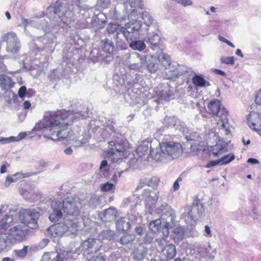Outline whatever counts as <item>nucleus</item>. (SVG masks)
<instances>
[{"label":"nucleus","instance_id":"nucleus-44","mask_svg":"<svg viewBox=\"0 0 261 261\" xmlns=\"http://www.w3.org/2000/svg\"><path fill=\"white\" fill-rule=\"evenodd\" d=\"M141 17L144 24L147 27L150 26L154 20L151 14L146 11L142 13Z\"/></svg>","mask_w":261,"mask_h":261},{"label":"nucleus","instance_id":"nucleus-46","mask_svg":"<svg viewBox=\"0 0 261 261\" xmlns=\"http://www.w3.org/2000/svg\"><path fill=\"white\" fill-rule=\"evenodd\" d=\"M220 122H218V124H220L221 126V130L222 132H224L225 135H228L230 133V130L229 129L228 124V119L227 117H226V121L224 122L223 120H220Z\"/></svg>","mask_w":261,"mask_h":261},{"label":"nucleus","instance_id":"nucleus-29","mask_svg":"<svg viewBox=\"0 0 261 261\" xmlns=\"http://www.w3.org/2000/svg\"><path fill=\"white\" fill-rule=\"evenodd\" d=\"M227 150V145L226 142L222 141L217 143L214 146H211L210 151L213 154L217 156L223 152Z\"/></svg>","mask_w":261,"mask_h":261},{"label":"nucleus","instance_id":"nucleus-35","mask_svg":"<svg viewBox=\"0 0 261 261\" xmlns=\"http://www.w3.org/2000/svg\"><path fill=\"white\" fill-rule=\"evenodd\" d=\"M160 39V37L156 33H148L147 36V43L155 47L159 44Z\"/></svg>","mask_w":261,"mask_h":261},{"label":"nucleus","instance_id":"nucleus-18","mask_svg":"<svg viewBox=\"0 0 261 261\" xmlns=\"http://www.w3.org/2000/svg\"><path fill=\"white\" fill-rule=\"evenodd\" d=\"M126 62L130 69L137 71L142 68L145 64L144 56L137 53H132L129 56Z\"/></svg>","mask_w":261,"mask_h":261},{"label":"nucleus","instance_id":"nucleus-22","mask_svg":"<svg viewBox=\"0 0 261 261\" xmlns=\"http://www.w3.org/2000/svg\"><path fill=\"white\" fill-rule=\"evenodd\" d=\"M144 58L148 70L151 73L155 72L159 68L158 59L150 55H144Z\"/></svg>","mask_w":261,"mask_h":261},{"label":"nucleus","instance_id":"nucleus-7","mask_svg":"<svg viewBox=\"0 0 261 261\" xmlns=\"http://www.w3.org/2000/svg\"><path fill=\"white\" fill-rule=\"evenodd\" d=\"M114 44L109 39L102 41V48L93 49L91 53V59L94 62H102L108 63L113 59Z\"/></svg>","mask_w":261,"mask_h":261},{"label":"nucleus","instance_id":"nucleus-11","mask_svg":"<svg viewBox=\"0 0 261 261\" xmlns=\"http://www.w3.org/2000/svg\"><path fill=\"white\" fill-rule=\"evenodd\" d=\"M29 230L27 226L18 224L14 225L9 229L7 235L9 237V241L15 242H23L27 239Z\"/></svg>","mask_w":261,"mask_h":261},{"label":"nucleus","instance_id":"nucleus-4","mask_svg":"<svg viewBox=\"0 0 261 261\" xmlns=\"http://www.w3.org/2000/svg\"><path fill=\"white\" fill-rule=\"evenodd\" d=\"M113 121H109L104 124V130L102 136L104 138H108L110 135L114 133L115 139L114 140L109 142V146L107 150V155L111 158L113 161L117 162L119 160L125 158L127 156V151L125 147L126 143L123 140L122 135L119 133H116L115 127L113 124Z\"/></svg>","mask_w":261,"mask_h":261},{"label":"nucleus","instance_id":"nucleus-42","mask_svg":"<svg viewBox=\"0 0 261 261\" xmlns=\"http://www.w3.org/2000/svg\"><path fill=\"white\" fill-rule=\"evenodd\" d=\"M149 227L153 232L156 233L160 231L162 228L161 220L156 219L151 221L149 223Z\"/></svg>","mask_w":261,"mask_h":261},{"label":"nucleus","instance_id":"nucleus-56","mask_svg":"<svg viewBox=\"0 0 261 261\" xmlns=\"http://www.w3.org/2000/svg\"><path fill=\"white\" fill-rule=\"evenodd\" d=\"M220 61L222 63L233 65L234 64V58L233 57H225L222 56L220 58Z\"/></svg>","mask_w":261,"mask_h":261},{"label":"nucleus","instance_id":"nucleus-47","mask_svg":"<svg viewBox=\"0 0 261 261\" xmlns=\"http://www.w3.org/2000/svg\"><path fill=\"white\" fill-rule=\"evenodd\" d=\"M257 116L258 117V119L256 122H251L248 119H247L248 125L249 126V127L251 129H253L256 131L259 130V129H261V124L260 123V120L259 118V115L257 114Z\"/></svg>","mask_w":261,"mask_h":261},{"label":"nucleus","instance_id":"nucleus-24","mask_svg":"<svg viewBox=\"0 0 261 261\" xmlns=\"http://www.w3.org/2000/svg\"><path fill=\"white\" fill-rule=\"evenodd\" d=\"M141 28V27H140L138 31V34L137 37L132 39V40L129 39V40H125V42L127 41V43H129V46L133 50H138L140 51H143L146 48V44H145L144 41L137 40L139 37Z\"/></svg>","mask_w":261,"mask_h":261},{"label":"nucleus","instance_id":"nucleus-43","mask_svg":"<svg viewBox=\"0 0 261 261\" xmlns=\"http://www.w3.org/2000/svg\"><path fill=\"white\" fill-rule=\"evenodd\" d=\"M135 239V236L134 234H125L120 238L119 242L122 245H126L132 242Z\"/></svg>","mask_w":261,"mask_h":261},{"label":"nucleus","instance_id":"nucleus-31","mask_svg":"<svg viewBox=\"0 0 261 261\" xmlns=\"http://www.w3.org/2000/svg\"><path fill=\"white\" fill-rule=\"evenodd\" d=\"M12 79L5 74H0V87L4 90H9L13 87Z\"/></svg>","mask_w":261,"mask_h":261},{"label":"nucleus","instance_id":"nucleus-15","mask_svg":"<svg viewBox=\"0 0 261 261\" xmlns=\"http://www.w3.org/2000/svg\"><path fill=\"white\" fill-rule=\"evenodd\" d=\"M208 111L213 115L218 116L220 120L226 121V117L228 116V112L221 106L218 99L211 100L207 105Z\"/></svg>","mask_w":261,"mask_h":261},{"label":"nucleus","instance_id":"nucleus-19","mask_svg":"<svg viewBox=\"0 0 261 261\" xmlns=\"http://www.w3.org/2000/svg\"><path fill=\"white\" fill-rule=\"evenodd\" d=\"M160 86L163 89L162 90L158 89L155 91L156 95L160 99L169 101L173 98V88L168 83H162Z\"/></svg>","mask_w":261,"mask_h":261},{"label":"nucleus","instance_id":"nucleus-40","mask_svg":"<svg viewBox=\"0 0 261 261\" xmlns=\"http://www.w3.org/2000/svg\"><path fill=\"white\" fill-rule=\"evenodd\" d=\"M115 232L114 231L111 230H106L101 231L98 235V239L99 240H112L114 239Z\"/></svg>","mask_w":261,"mask_h":261},{"label":"nucleus","instance_id":"nucleus-17","mask_svg":"<svg viewBox=\"0 0 261 261\" xmlns=\"http://www.w3.org/2000/svg\"><path fill=\"white\" fill-rule=\"evenodd\" d=\"M67 1V7L70 10V11L73 13V17L71 22V23L67 24V26L64 27V28H61L60 30L57 29L58 31V33H61L63 32V31L66 29H67L68 27H71V26H74L75 23L74 22V15L73 12L72 11L71 9V6H70L69 2L68 0ZM97 19H98V17L97 16H95L93 17L92 19H90V22H89L88 20H87L86 19H80L76 23L75 27L79 29H84V28H90L91 25V23H94V21H96ZM57 29H58L57 28Z\"/></svg>","mask_w":261,"mask_h":261},{"label":"nucleus","instance_id":"nucleus-61","mask_svg":"<svg viewBox=\"0 0 261 261\" xmlns=\"http://www.w3.org/2000/svg\"><path fill=\"white\" fill-rule=\"evenodd\" d=\"M174 213L173 212V210L171 208H168L167 210H166V211L162 213L161 214V219L163 221H164V218H168L169 216V214H174Z\"/></svg>","mask_w":261,"mask_h":261},{"label":"nucleus","instance_id":"nucleus-13","mask_svg":"<svg viewBox=\"0 0 261 261\" xmlns=\"http://www.w3.org/2000/svg\"><path fill=\"white\" fill-rule=\"evenodd\" d=\"M3 41L7 42L6 50L8 53L15 55L20 49V42L14 32H10L5 34L3 37Z\"/></svg>","mask_w":261,"mask_h":261},{"label":"nucleus","instance_id":"nucleus-26","mask_svg":"<svg viewBox=\"0 0 261 261\" xmlns=\"http://www.w3.org/2000/svg\"><path fill=\"white\" fill-rule=\"evenodd\" d=\"M175 215V214H169L168 218H164V227L162 228V233L165 237H168L169 234V230L174 226Z\"/></svg>","mask_w":261,"mask_h":261},{"label":"nucleus","instance_id":"nucleus-5","mask_svg":"<svg viewBox=\"0 0 261 261\" xmlns=\"http://www.w3.org/2000/svg\"><path fill=\"white\" fill-rule=\"evenodd\" d=\"M182 152L180 144L174 142H165L159 143V147L150 149V155L157 162L167 163L177 158Z\"/></svg>","mask_w":261,"mask_h":261},{"label":"nucleus","instance_id":"nucleus-10","mask_svg":"<svg viewBox=\"0 0 261 261\" xmlns=\"http://www.w3.org/2000/svg\"><path fill=\"white\" fill-rule=\"evenodd\" d=\"M204 206L202 203H194L191 207L188 209V212L183 214V217L187 224L193 225L199 218L204 216Z\"/></svg>","mask_w":261,"mask_h":261},{"label":"nucleus","instance_id":"nucleus-58","mask_svg":"<svg viewBox=\"0 0 261 261\" xmlns=\"http://www.w3.org/2000/svg\"><path fill=\"white\" fill-rule=\"evenodd\" d=\"M114 186L113 184L107 182L101 185V189L103 192L109 191L113 189Z\"/></svg>","mask_w":261,"mask_h":261},{"label":"nucleus","instance_id":"nucleus-45","mask_svg":"<svg viewBox=\"0 0 261 261\" xmlns=\"http://www.w3.org/2000/svg\"><path fill=\"white\" fill-rule=\"evenodd\" d=\"M234 159V155L233 153L225 155L219 159L220 165L227 164Z\"/></svg>","mask_w":261,"mask_h":261},{"label":"nucleus","instance_id":"nucleus-16","mask_svg":"<svg viewBox=\"0 0 261 261\" xmlns=\"http://www.w3.org/2000/svg\"><path fill=\"white\" fill-rule=\"evenodd\" d=\"M74 65L70 62L67 63L66 61H64L62 65V71L61 72V75H59V73H60L59 69H56L50 74V78L55 81L59 80L61 77L68 79L69 77L70 74L74 72Z\"/></svg>","mask_w":261,"mask_h":261},{"label":"nucleus","instance_id":"nucleus-34","mask_svg":"<svg viewBox=\"0 0 261 261\" xmlns=\"http://www.w3.org/2000/svg\"><path fill=\"white\" fill-rule=\"evenodd\" d=\"M41 261H63V257L57 252L45 253Z\"/></svg>","mask_w":261,"mask_h":261},{"label":"nucleus","instance_id":"nucleus-51","mask_svg":"<svg viewBox=\"0 0 261 261\" xmlns=\"http://www.w3.org/2000/svg\"><path fill=\"white\" fill-rule=\"evenodd\" d=\"M108 166V162L107 160H103L100 163L99 170L101 173L104 177H107L108 175V171L105 169Z\"/></svg>","mask_w":261,"mask_h":261},{"label":"nucleus","instance_id":"nucleus-14","mask_svg":"<svg viewBox=\"0 0 261 261\" xmlns=\"http://www.w3.org/2000/svg\"><path fill=\"white\" fill-rule=\"evenodd\" d=\"M159 194V192L155 190L145 189L143 190L142 196L145 200L146 213H151L152 208L155 207L160 197Z\"/></svg>","mask_w":261,"mask_h":261},{"label":"nucleus","instance_id":"nucleus-36","mask_svg":"<svg viewBox=\"0 0 261 261\" xmlns=\"http://www.w3.org/2000/svg\"><path fill=\"white\" fill-rule=\"evenodd\" d=\"M116 225L119 230L126 231L130 228V222L126 221L124 218L118 219L116 222Z\"/></svg>","mask_w":261,"mask_h":261},{"label":"nucleus","instance_id":"nucleus-49","mask_svg":"<svg viewBox=\"0 0 261 261\" xmlns=\"http://www.w3.org/2000/svg\"><path fill=\"white\" fill-rule=\"evenodd\" d=\"M39 173H40V171L35 172H27V173H25L18 172V173H16L13 174V176L14 177L18 176L17 178H19L20 179H21L23 178L29 177L31 176L38 175Z\"/></svg>","mask_w":261,"mask_h":261},{"label":"nucleus","instance_id":"nucleus-64","mask_svg":"<svg viewBox=\"0 0 261 261\" xmlns=\"http://www.w3.org/2000/svg\"><path fill=\"white\" fill-rule=\"evenodd\" d=\"M18 95L19 97L23 98L24 96H26L27 93V88L25 86H22L20 87L18 90Z\"/></svg>","mask_w":261,"mask_h":261},{"label":"nucleus","instance_id":"nucleus-53","mask_svg":"<svg viewBox=\"0 0 261 261\" xmlns=\"http://www.w3.org/2000/svg\"><path fill=\"white\" fill-rule=\"evenodd\" d=\"M154 236L152 233H147L143 239V244H150L153 241Z\"/></svg>","mask_w":261,"mask_h":261},{"label":"nucleus","instance_id":"nucleus-63","mask_svg":"<svg viewBox=\"0 0 261 261\" xmlns=\"http://www.w3.org/2000/svg\"><path fill=\"white\" fill-rule=\"evenodd\" d=\"M87 261H106L105 256L100 255L95 257H93L92 259H90L88 256L85 257Z\"/></svg>","mask_w":261,"mask_h":261},{"label":"nucleus","instance_id":"nucleus-38","mask_svg":"<svg viewBox=\"0 0 261 261\" xmlns=\"http://www.w3.org/2000/svg\"><path fill=\"white\" fill-rule=\"evenodd\" d=\"M192 82L196 87H204L208 83L205 80L202 75H195L192 78Z\"/></svg>","mask_w":261,"mask_h":261},{"label":"nucleus","instance_id":"nucleus-59","mask_svg":"<svg viewBox=\"0 0 261 261\" xmlns=\"http://www.w3.org/2000/svg\"><path fill=\"white\" fill-rule=\"evenodd\" d=\"M18 176L14 177L13 175L11 176H8L6 177V179L5 182V185L6 187H8L10 185L11 183L13 182H16L19 178H17Z\"/></svg>","mask_w":261,"mask_h":261},{"label":"nucleus","instance_id":"nucleus-54","mask_svg":"<svg viewBox=\"0 0 261 261\" xmlns=\"http://www.w3.org/2000/svg\"><path fill=\"white\" fill-rule=\"evenodd\" d=\"M9 242L7 236H6V238L0 237V252L6 248Z\"/></svg>","mask_w":261,"mask_h":261},{"label":"nucleus","instance_id":"nucleus-23","mask_svg":"<svg viewBox=\"0 0 261 261\" xmlns=\"http://www.w3.org/2000/svg\"><path fill=\"white\" fill-rule=\"evenodd\" d=\"M59 201H53L51 204L53 212L49 216V219L51 222H56L61 219L63 216L62 207L58 205Z\"/></svg>","mask_w":261,"mask_h":261},{"label":"nucleus","instance_id":"nucleus-20","mask_svg":"<svg viewBox=\"0 0 261 261\" xmlns=\"http://www.w3.org/2000/svg\"><path fill=\"white\" fill-rule=\"evenodd\" d=\"M188 72V68L186 66L179 65L175 63V67L166 72V77L168 80L175 81L179 76Z\"/></svg>","mask_w":261,"mask_h":261},{"label":"nucleus","instance_id":"nucleus-28","mask_svg":"<svg viewBox=\"0 0 261 261\" xmlns=\"http://www.w3.org/2000/svg\"><path fill=\"white\" fill-rule=\"evenodd\" d=\"M148 252V248L143 244H140L134 251V259L137 261L143 260Z\"/></svg>","mask_w":261,"mask_h":261},{"label":"nucleus","instance_id":"nucleus-52","mask_svg":"<svg viewBox=\"0 0 261 261\" xmlns=\"http://www.w3.org/2000/svg\"><path fill=\"white\" fill-rule=\"evenodd\" d=\"M163 237L162 238H158L155 240V242L157 243L160 249H161V251L165 248L166 246V239L167 237H164L163 234Z\"/></svg>","mask_w":261,"mask_h":261},{"label":"nucleus","instance_id":"nucleus-25","mask_svg":"<svg viewBox=\"0 0 261 261\" xmlns=\"http://www.w3.org/2000/svg\"><path fill=\"white\" fill-rule=\"evenodd\" d=\"M158 60L167 71L175 67V63L171 62L170 57L165 53L162 52L158 56Z\"/></svg>","mask_w":261,"mask_h":261},{"label":"nucleus","instance_id":"nucleus-9","mask_svg":"<svg viewBox=\"0 0 261 261\" xmlns=\"http://www.w3.org/2000/svg\"><path fill=\"white\" fill-rule=\"evenodd\" d=\"M58 205L62 207L64 212L68 215L78 216L82 208L80 199L77 197H69L64 199L62 202L59 201Z\"/></svg>","mask_w":261,"mask_h":261},{"label":"nucleus","instance_id":"nucleus-48","mask_svg":"<svg viewBox=\"0 0 261 261\" xmlns=\"http://www.w3.org/2000/svg\"><path fill=\"white\" fill-rule=\"evenodd\" d=\"M142 179L145 185L149 187L155 186L159 182V179L156 178H143Z\"/></svg>","mask_w":261,"mask_h":261},{"label":"nucleus","instance_id":"nucleus-2","mask_svg":"<svg viewBox=\"0 0 261 261\" xmlns=\"http://www.w3.org/2000/svg\"><path fill=\"white\" fill-rule=\"evenodd\" d=\"M67 0H58L55 3L54 12L57 16L51 20L50 24L48 25L44 19H31L21 16V24L24 29L30 25L32 27L42 30L45 35L37 37L35 45L39 50L45 51L48 54L54 51L55 43L54 40L55 36L51 34L58 33V29L64 28L71 23L73 13L67 7Z\"/></svg>","mask_w":261,"mask_h":261},{"label":"nucleus","instance_id":"nucleus-3","mask_svg":"<svg viewBox=\"0 0 261 261\" xmlns=\"http://www.w3.org/2000/svg\"><path fill=\"white\" fill-rule=\"evenodd\" d=\"M137 11L134 9L128 15V22L125 24L124 27H121L115 23H110L107 30L109 35L112 36L116 41V45L121 50L127 48V43L125 40H132L138 36V31L142 25V21L137 19H133Z\"/></svg>","mask_w":261,"mask_h":261},{"label":"nucleus","instance_id":"nucleus-55","mask_svg":"<svg viewBox=\"0 0 261 261\" xmlns=\"http://www.w3.org/2000/svg\"><path fill=\"white\" fill-rule=\"evenodd\" d=\"M28 246H24L22 249L15 250V254L19 257H24L28 252Z\"/></svg>","mask_w":261,"mask_h":261},{"label":"nucleus","instance_id":"nucleus-60","mask_svg":"<svg viewBox=\"0 0 261 261\" xmlns=\"http://www.w3.org/2000/svg\"><path fill=\"white\" fill-rule=\"evenodd\" d=\"M109 15L111 18L117 20L120 18V14L118 12L116 8H114L113 10H111L109 11Z\"/></svg>","mask_w":261,"mask_h":261},{"label":"nucleus","instance_id":"nucleus-27","mask_svg":"<svg viewBox=\"0 0 261 261\" xmlns=\"http://www.w3.org/2000/svg\"><path fill=\"white\" fill-rule=\"evenodd\" d=\"M116 210L113 207H110L104 210L102 213L99 214V217L102 221L106 222L114 220L116 218Z\"/></svg>","mask_w":261,"mask_h":261},{"label":"nucleus","instance_id":"nucleus-50","mask_svg":"<svg viewBox=\"0 0 261 261\" xmlns=\"http://www.w3.org/2000/svg\"><path fill=\"white\" fill-rule=\"evenodd\" d=\"M121 260V255L119 251L113 252L108 258L109 261H119Z\"/></svg>","mask_w":261,"mask_h":261},{"label":"nucleus","instance_id":"nucleus-62","mask_svg":"<svg viewBox=\"0 0 261 261\" xmlns=\"http://www.w3.org/2000/svg\"><path fill=\"white\" fill-rule=\"evenodd\" d=\"M111 0H98V5L103 8H107L110 4Z\"/></svg>","mask_w":261,"mask_h":261},{"label":"nucleus","instance_id":"nucleus-37","mask_svg":"<svg viewBox=\"0 0 261 261\" xmlns=\"http://www.w3.org/2000/svg\"><path fill=\"white\" fill-rule=\"evenodd\" d=\"M173 239L176 242L181 241L185 235V228L181 226L175 228L173 231Z\"/></svg>","mask_w":261,"mask_h":261},{"label":"nucleus","instance_id":"nucleus-1","mask_svg":"<svg viewBox=\"0 0 261 261\" xmlns=\"http://www.w3.org/2000/svg\"><path fill=\"white\" fill-rule=\"evenodd\" d=\"M87 112H71L65 110L46 112L43 118L37 123L32 130V134L43 135L54 141H73L76 137L67 126L77 119H86Z\"/></svg>","mask_w":261,"mask_h":261},{"label":"nucleus","instance_id":"nucleus-57","mask_svg":"<svg viewBox=\"0 0 261 261\" xmlns=\"http://www.w3.org/2000/svg\"><path fill=\"white\" fill-rule=\"evenodd\" d=\"M142 0H128L129 4L132 8H140L142 9Z\"/></svg>","mask_w":261,"mask_h":261},{"label":"nucleus","instance_id":"nucleus-6","mask_svg":"<svg viewBox=\"0 0 261 261\" xmlns=\"http://www.w3.org/2000/svg\"><path fill=\"white\" fill-rule=\"evenodd\" d=\"M78 229L79 226L75 220L67 219L50 226L45 233L47 236L55 238L62 236L65 233L67 236L75 234Z\"/></svg>","mask_w":261,"mask_h":261},{"label":"nucleus","instance_id":"nucleus-41","mask_svg":"<svg viewBox=\"0 0 261 261\" xmlns=\"http://www.w3.org/2000/svg\"><path fill=\"white\" fill-rule=\"evenodd\" d=\"M203 143L195 141L191 145V151L196 154H198L201 151H204L205 149L202 146Z\"/></svg>","mask_w":261,"mask_h":261},{"label":"nucleus","instance_id":"nucleus-33","mask_svg":"<svg viewBox=\"0 0 261 261\" xmlns=\"http://www.w3.org/2000/svg\"><path fill=\"white\" fill-rule=\"evenodd\" d=\"M26 136L27 133L25 132H21L17 137H1L0 143L2 144H7L10 142L18 141L24 139Z\"/></svg>","mask_w":261,"mask_h":261},{"label":"nucleus","instance_id":"nucleus-30","mask_svg":"<svg viewBox=\"0 0 261 261\" xmlns=\"http://www.w3.org/2000/svg\"><path fill=\"white\" fill-rule=\"evenodd\" d=\"M161 252L166 256L168 259H173L176 254V246L172 244H166Z\"/></svg>","mask_w":261,"mask_h":261},{"label":"nucleus","instance_id":"nucleus-8","mask_svg":"<svg viewBox=\"0 0 261 261\" xmlns=\"http://www.w3.org/2000/svg\"><path fill=\"white\" fill-rule=\"evenodd\" d=\"M39 216V213L34 208L21 209L18 212V218L20 223L32 229L38 226L37 221Z\"/></svg>","mask_w":261,"mask_h":261},{"label":"nucleus","instance_id":"nucleus-12","mask_svg":"<svg viewBox=\"0 0 261 261\" xmlns=\"http://www.w3.org/2000/svg\"><path fill=\"white\" fill-rule=\"evenodd\" d=\"M102 242L99 239L88 238L83 241L80 247L85 257L97 252L102 246Z\"/></svg>","mask_w":261,"mask_h":261},{"label":"nucleus","instance_id":"nucleus-39","mask_svg":"<svg viewBox=\"0 0 261 261\" xmlns=\"http://www.w3.org/2000/svg\"><path fill=\"white\" fill-rule=\"evenodd\" d=\"M160 204L161 205H160L159 204L156 203L155 207L152 208V212L148 213L151 215H152L153 214L159 215L166 211V210H167L168 208H171V207L165 202L161 203Z\"/></svg>","mask_w":261,"mask_h":261},{"label":"nucleus","instance_id":"nucleus-21","mask_svg":"<svg viewBox=\"0 0 261 261\" xmlns=\"http://www.w3.org/2000/svg\"><path fill=\"white\" fill-rule=\"evenodd\" d=\"M12 215H5L0 221V233L7 234L9 229L14 225Z\"/></svg>","mask_w":261,"mask_h":261},{"label":"nucleus","instance_id":"nucleus-32","mask_svg":"<svg viewBox=\"0 0 261 261\" xmlns=\"http://www.w3.org/2000/svg\"><path fill=\"white\" fill-rule=\"evenodd\" d=\"M196 252L199 256L203 258H206L208 256L210 252V244L207 246L206 244L198 243L195 245Z\"/></svg>","mask_w":261,"mask_h":261}]
</instances>
